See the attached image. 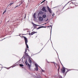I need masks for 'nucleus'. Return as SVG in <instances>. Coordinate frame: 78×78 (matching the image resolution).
Wrapping results in <instances>:
<instances>
[{"label":"nucleus","mask_w":78,"mask_h":78,"mask_svg":"<svg viewBox=\"0 0 78 78\" xmlns=\"http://www.w3.org/2000/svg\"><path fill=\"white\" fill-rule=\"evenodd\" d=\"M48 19L47 20H45V21H48Z\"/></svg>","instance_id":"nucleus-25"},{"label":"nucleus","mask_w":78,"mask_h":78,"mask_svg":"<svg viewBox=\"0 0 78 78\" xmlns=\"http://www.w3.org/2000/svg\"><path fill=\"white\" fill-rule=\"evenodd\" d=\"M42 28H46V27L41 26Z\"/></svg>","instance_id":"nucleus-22"},{"label":"nucleus","mask_w":78,"mask_h":78,"mask_svg":"<svg viewBox=\"0 0 78 78\" xmlns=\"http://www.w3.org/2000/svg\"><path fill=\"white\" fill-rule=\"evenodd\" d=\"M29 35H31V34H30V33H29Z\"/></svg>","instance_id":"nucleus-32"},{"label":"nucleus","mask_w":78,"mask_h":78,"mask_svg":"<svg viewBox=\"0 0 78 78\" xmlns=\"http://www.w3.org/2000/svg\"><path fill=\"white\" fill-rule=\"evenodd\" d=\"M52 16L53 17V14H52Z\"/></svg>","instance_id":"nucleus-34"},{"label":"nucleus","mask_w":78,"mask_h":78,"mask_svg":"<svg viewBox=\"0 0 78 78\" xmlns=\"http://www.w3.org/2000/svg\"><path fill=\"white\" fill-rule=\"evenodd\" d=\"M13 4H14V3H11L10 4V6H11V5H13Z\"/></svg>","instance_id":"nucleus-20"},{"label":"nucleus","mask_w":78,"mask_h":78,"mask_svg":"<svg viewBox=\"0 0 78 78\" xmlns=\"http://www.w3.org/2000/svg\"><path fill=\"white\" fill-rule=\"evenodd\" d=\"M27 49H25V51H26V52H27Z\"/></svg>","instance_id":"nucleus-31"},{"label":"nucleus","mask_w":78,"mask_h":78,"mask_svg":"<svg viewBox=\"0 0 78 78\" xmlns=\"http://www.w3.org/2000/svg\"><path fill=\"white\" fill-rule=\"evenodd\" d=\"M32 25H33L34 28H36V27L37 26H40V25L35 24L34 23H32Z\"/></svg>","instance_id":"nucleus-5"},{"label":"nucleus","mask_w":78,"mask_h":78,"mask_svg":"<svg viewBox=\"0 0 78 78\" xmlns=\"http://www.w3.org/2000/svg\"><path fill=\"white\" fill-rule=\"evenodd\" d=\"M20 3H21V4H22V3H23V2H21Z\"/></svg>","instance_id":"nucleus-30"},{"label":"nucleus","mask_w":78,"mask_h":78,"mask_svg":"<svg viewBox=\"0 0 78 78\" xmlns=\"http://www.w3.org/2000/svg\"><path fill=\"white\" fill-rule=\"evenodd\" d=\"M48 9L50 13H51V10L48 7Z\"/></svg>","instance_id":"nucleus-7"},{"label":"nucleus","mask_w":78,"mask_h":78,"mask_svg":"<svg viewBox=\"0 0 78 78\" xmlns=\"http://www.w3.org/2000/svg\"><path fill=\"white\" fill-rule=\"evenodd\" d=\"M39 21H42L43 20V17L40 16L39 18Z\"/></svg>","instance_id":"nucleus-4"},{"label":"nucleus","mask_w":78,"mask_h":78,"mask_svg":"<svg viewBox=\"0 0 78 78\" xmlns=\"http://www.w3.org/2000/svg\"><path fill=\"white\" fill-rule=\"evenodd\" d=\"M17 7H18V5H17L16 7H15V8H17Z\"/></svg>","instance_id":"nucleus-26"},{"label":"nucleus","mask_w":78,"mask_h":78,"mask_svg":"<svg viewBox=\"0 0 78 78\" xmlns=\"http://www.w3.org/2000/svg\"><path fill=\"white\" fill-rule=\"evenodd\" d=\"M6 12V10H5V11L3 12V14H4V13H5V12Z\"/></svg>","instance_id":"nucleus-21"},{"label":"nucleus","mask_w":78,"mask_h":78,"mask_svg":"<svg viewBox=\"0 0 78 78\" xmlns=\"http://www.w3.org/2000/svg\"><path fill=\"white\" fill-rule=\"evenodd\" d=\"M47 17L46 15H44L42 16V17L43 18H45Z\"/></svg>","instance_id":"nucleus-13"},{"label":"nucleus","mask_w":78,"mask_h":78,"mask_svg":"<svg viewBox=\"0 0 78 78\" xmlns=\"http://www.w3.org/2000/svg\"><path fill=\"white\" fill-rule=\"evenodd\" d=\"M24 53L26 56H29L28 55V53H26V51H25Z\"/></svg>","instance_id":"nucleus-15"},{"label":"nucleus","mask_w":78,"mask_h":78,"mask_svg":"<svg viewBox=\"0 0 78 78\" xmlns=\"http://www.w3.org/2000/svg\"><path fill=\"white\" fill-rule=\"evenodd\" d=\"M26 16V15L25 14V17Z\"/></svg>","instance_id":"nucleus-35"},{"label":"nucleus","mask_w":78,"mask_h":78,"mask_svg":"<svg viewBox=\"0 0 78 78\" xmlns=\"http://www.w3.org/2000/svg\"><path fill=\"white\" fill-rule=\"evenodd\" d=\"M7 69H9V68L5 67Z\"/></svg>","instance_id":"nucleus-29"},{"label":"nucleus","mask_w":78,"mask_h":78,"mask_svg":"<svg viewBox=\"0 0 78 78\" xmlns=\"http://www.w3.org/2000/svg\"><path fill=\"white\" fill-rule=\"evenodd\" d=\"M20 67H23V65L22 64H20Z\"/></svg>","instance_id":"nucleus-19"},{"label":"nucleus","mask_w":78,"mask_h":78,"mask_svg":"<svg viewBox=\"0 0 78 78\" xmlns=\"http://www.w3.org/2000/svg\"><path fill=\"white\" fill-rule=\"evenodd\" d=\"M35 67H36V68H35V70L36 71H38V66H37V65H36L35 64Z\"/></svg>","instance_id":"nucleus-9"},{"label":"nucleus","mask_w":78,"mask_h":78,"mask_svg":"<svg viewBox=\"0 0 78 78\" xmlns=\"http://www.w3.org/2000/svg\"><path fill=\"white\" fill-rule=\"evenodd\" d=\"M37 33V32H33L31 33V35H33V34H35V33Z\"/></svg>","instance_id":"nucleus-10"},{"label":"nucleus","mask_w":78,"mask_h":78,"mask_svg":"<svg viewBox=\"0 0 78 78\" xmlns=\"http://www.w3.org/2000/svg\"><path fill=\"white\" fill-rule=\"evenodd\" d=\"M25 64L28 67H29L30 68V67H31V66L30 64H29L28 63L27 64V61L25 62Z\"/></svg>","instance_id":"nucleus-8"},{"label":"nucleus","mask_w":78,"mask_h":78,"mask_svg":"<svg viewBox=\"0 0 78 78\" xmlns=\"http://www.w3.org/2000/svg\"><path fill=\"white\" fill-rule=\"evenodd\" d=\"M36 13H34V14L33 17L34 18V19H36Z\"/></svg>","instance_id":"nucleus-12"},{"label":"nucleus","mask_w":78,"mask_h":78,"mask_svg":"<svg viewBox=\"0 0 78 78\" xmlns=\"http://www.w3.org/2000/svg\"><path fill=\"white\" fill-rule=\"evenodd\" d=\"M43 2H42L41 3H42Z\"/></svg>","instance_id":"nucleus-33"},{"label":"nucleus","mask_w":78,"mask_h":78,"mask_svg":"<svg viewBox=\"0 0 78 78\" xmlns=\"http://www.w3.org/2000/svg\"><path fill=\"white\" fill-rule=\"evenodd\" d=\"M66 70V69L65 68V67H63V68H62V73H64V75H65V71Z\"/></svg>","instance_id":"nucleus-3"},{"label":"nucleus","mask_w":78,"mask_h":78,"mask_svg":"<svg viewBox=\"0 0 78 78\" xmlns=\"http://www.w3.org/2000/svg\"><path fill=\"white\" fill-rule=\"evenodd\" d=\"M45 2V0H44V1H42V2Z\"/></svg>","instance_id":"nucleus-27"},{"label":"nucleus","mask_w":78,"mask_h":78,"mask_svg":"<svg viewBox=\"0 0 78 78\" xmlns=\"http://www.w3.org/2000/svg\"><path fill=\"white\" fill-rule=\"evenodd\" d=\"M41 71L43 72H44V70L43 69H41Z\"/></svg>","instance_id":"nucleus-23"},{"label":"nucleus","mask_w":78,"mask_h":78,"mask_svg":"<svg viewBox=\"0 0 78 78\" xmlns=\"http://www.w3.org/2000/svg\"><path fill=\"white\" fill-rule=\"evenodd\" d=\"M60 68V66H58V72H59V69Z\"/></svg>","instance_id":"nucleus-17"},{"label":"nucleus","mask_w":78,"mask_h":78,"mask_svg":"<svg viewBox=\"0 0 78 78\" xmlns=\"http://www.w3.org/2000/svg\"><path fill=\"white\" fill-rule=\"evenodd\" d=\"M43 14V12H40L38 13V14H40L41 15V14Z\"/></svg>","instance_id":"nucleus-16"},{"label":"nucleus","mask_w":78,"mask_h":78,"mask_svg":"<svg viewBox=\"0 0 78 78\" xmlns=\"http://www.w3.org/2000/svg\"><path fill=\"white\" fill-rule=\"evenodd\" d=\"M42 28V26L39 27L38 28H37V29L38 30L39 29H40V28Z\"/></svg>","instance_id":"nucleus-18"},{"label":"nucleus","mask_w":78,"mask_h":78,"mask_svg":"<svg viewBox=\"0 0 78 78\" xmlns=\"http://www.w3.org/2000/svg\"><path fill=\"white\" fill-rule=\"evenodd\" d=\"M44 24H47V23H45Z\"/></svg>","instance_id":"nucleus-36"},{"label":"nucleus","mask_w":78,"mask_h":78,"mask_svg":"<svg viewBox=\"0 0 78 78\" xmlns=\"http://www.w3.org/2000/svg\"><path fill=\"white\" fill-rule=\"evenodd\" d=\"M28 61H29V63H30V64H31L32 62H31V60L30 59V58L29 59Z\"/></svg>","instance_id":"nucleus-14"},{"label":"nucleus","mask_w":78,"mask_h":78,"mask_svg":"<svg viewBox=\"0 0 78 78\" xmlns=\"http://www.w3.org/2000/svg\"><path fill=\"white\" fill-rule=\"evenodd\" d=\"M42 10L44 12H47V10L45 9V7H43Z\"/></svg>","instance_id":"nucleus-6"},{"label":"nucleus","mask_w":78,"mask_h":78,"mask_svg":"<svg viewBox=\"0 0 78 78\" xmlns=\"http://www.w3.org/2000/svg\"><path fill=\"white\" fill-rule=\"evenodd\" d=\"M22 5V4L21 3H20L19 5V6H20V5Z\"/></svg>","instance_id":"nucleus-28"},{"label":"nucleus","mask_w":78,"mask_h":78,"mask_svg":"<svg viewBox=\"0 0 78 78\" xmlns=\"http://www.w3.org/2000/svg\"><path fill=\"white\" fill-rule=\"evenodd\" d=\"M69 71H70V69H67V71L65 73V75H66V74H67V73L69 72Z\"/></svg>","instance_id":"nucleus-11"},{"label":"nucleus","mask_w":78,"mask_h":78,"mask_svg":"<svg viewBox=\"0 0 78 78\" xmlns=\"http://www.w3.org/2000/svg\"><path fill=\"white\" fill-rule=\"evenodd\" d=\"M23 37L24 39V41H25V43L26 46L27 48V49H28V48H29V47H28V44H27V43H28V39L27 38V37Z\"/></svg>","instance_id":"nucleus-1"},{"label":"nucleus","mask_w":78,"mask_h":78,"mask_svg":"<svg viewBox=\"0 0 78 78\" xmlns=\"http://www.w3.org/2000/svg\"><path fill=\"white\" fill-rule=\"evenodd\" d=\"M69 2H68L67 4H66L65 5V6H66L67 5L68 7L69 8H71L72 7V5L70 3V4H69Z\"/></svg>","instance_id":"nucleus-2"},{"label":"nucleus","mask_w":78,"mask_h":78,"mask_svg":"<svg viewBox=\"0 0 78 78\" xmlns=\"http://www.w3.org/2000/svg\"><path fill=\"white\" fill-rule=\"evenodd\" d=\"M48 27H51V28H52V26H51V25H50V26H48Z\"/></svg>","instance_id":"nucleus-24"}]
</instances>
